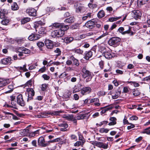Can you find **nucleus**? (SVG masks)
<instances>
[{
    "instance_id": "1",
    "label": "nucleus",
    "mask_w": 150,
    "mask_h": 150,
    "mask_svg": "<svg viewBox=\"0 0 150 150\" xmlns=\"http://www.w3.org/2000/svg\"><path fill=\"white\" fill-rule=\"evenodd\" d=\"M69 28L68 25H66L65 27L62 28L59 30L54 31L52 33L51 35L54 38L62 37L64 35L65 31L67 30Z\"/></svg>"
},
{
    "instance_id": "2",
    "label": "nucleus",
    "mask_w": 150,
    "mask_h": 150,
    "mask_svg": "<svg viewBox=\"0 0 150 150\" xmlns=\"http://www.w3.org/2000/svg\"><path fill=\"white\" fill-rule=\"evenodd\" d=\"M82 77L83 78L86 79V82H87L90 81L92 78V73L88 70L86 66L83 67L82 70Z\"/></svg>"
},
{
    "instance_id": "3",
    "label": "nucleus",
    "mask_w": 150,
    "mask_h": 150,
    "mask_svg": "<svg viewBox=\"0 0 150 150\" xmlns=\"http://www.w3.org/2000/svg\"><path fill=\"white\" fill-rule=\"evenodd\" d=\"M120 40L121 39L119 38L113 37L109 39L108 41V44L110 46L115 47L119 45Z\"/></svg>"
},
{
    "instance_id": "4",
    "label": "nucleus",
    "mask_w": 150,
    "mask_h": 150,
    "mask_svg": "<svg viewBox=\"0 0 150 150\" xmlns=\"http://www.w3.org/2000/svg\"><path fill=\"white\" fill-rule=\"evenodd\" d=\"M76 12L77 13H82L86 10V8L83 5L79 2H76L74 5Z\"/></svg>"
},
{
    "instance_id": "5",
    "label": "nucleus",
    "mask_w": 150,
    "mask_h": 150,
    "mask_svg": "<svg viewBox=\"0 0 150 150\" xmlns=\"http://www.w3.org/2000/svg\"><path fill=\"white\" fill-rule=\"evenodd\" d=\"M91 144L94 146H96L98 147L103 148L104 149H107L108 146V143H105L102 142L95 141L92 142Z\"/></svg>"
},
{
    "instance_id": "6",
    "label": "nucleus",
    "mask_w": 150,
    "mask_h": 150,
    "mask_svg": "<svg viewBox=\"0 0 150 150\" xmlns=\"http://www.w3.org/2000/svg\"><path fill=\"white\" fill-rule=\"evenodd\" d=\"M48 143H45V139L44 138L41 137H39L38 141V145L39 146L41 147H45L48 146Z\"/></svg>"
},
{
    "instance_id": "7",
    "label": "nucleus",
    "mask_w": 150,
    "mask_h": 150,
    "mask_svg": "<svg viewBox=\"0 0 150 150\" xmlns=\"http://www.w3.org/2000/svg\"><path fill=\"white\" fill-rule=\"evenodd\" d=\"M17 102L18 105L21 106L23 107L25 106V104L22 94H20L17 96Z\"/></svg>"
},
{
    "instance_id": "8",
    "label": "nucleus",
    "mask_w": 150,
    "mask_h": 150,
    "mask_svg": "<svg viewBox=\"0 0 150 150\" xmlns=\"http://www.w3.org/2000/svg\"><path fill=\"white\" fill-rule=\"evenodd\" d=\"M66 25H64V23H53L52 25L49 26L50 29H54L55 28H58L61 29L64 27H65Z\"/></svg>"
},
{
    "instance_id": "9",
    "label": "nucleus",
    "mask_w": 150,
    "mask_h": 150,
    "mask_svg": "<svg viewBox=\"0 0 150 150\" xmlns=\"http://www.w3.org/2000/svg\"><path fill=\"white\" fill-rule=\"evenodd\" d=\"M92 91V89L89 87H86L83 88L81 90V93L84 95L89 94Z\"/></svg>"
},
{
    "instance_id": "10",
    "label": "nucleus",
    "mask_w": 150,
    "mask_h": 150,
    "mask_svg": "<svg viewBox=\"0 0 150 150\" xmlns=\"http://www.w3.org/2000/svg\"><path fill=\"white\" fill-rule=\"evenodd\" d=\"M28 92V98L27 101L32 99L33 97L35 95V91L32 88H30L27 90Z\"/></svg>"
},
{
    "instance_id": "11",
    "label": "nucleus",
    "mask_w": 150,
    "mask_h": 150,
    "mask_svg": "<svg viewBox=\"0 0 150 150\" xmlns=\"http://www.w3.org/2000/svg\"><path fill=\"white\" fill-rule=\"evenodd\" d=\"M11 81V80L9 79H6L4 78H0V87L6 86Z\"/></svg>"
},
{
    "instance_id": "12",
    "label": "nucleus",
    "mask_w": 150,
    "mask_h": 150,
    "mask_svg": "<svg viewBox=\"0 0 150 150\" xmlns=\"http://www.w3.org/2000/svg\"><path fill=\"white\" fill-rule=\"evenodd\" d=\"M132 14L133 17L136 20L140 18L142 16L141 12L139 10L133 11Z\"/></svg>"
},
{
    "instance_id": "13",
    "label": "nucleus",
    "mask_w": 150,
    "mask_h": 150,
    "mask_svg": "<svg viewBox=\"0 0 150 150\" xmlns=\"http://www.w3.org/2000/svg\"><path fill=\"white\" fill-rule=\"evenodd\" d=\"M45 43L47 48L48 49H52L54 47V44L53 42L50 40H46L45 41Z\"/></svg>"
},
{
    "instance_id": "14",
    "label": "nucleus",
    "mask_w": 150,
    "mask_h": 150,
    "mask_svg": "<svg viewBox=\"0 0 150 150\" xmlns=\"http://www.w3.org/2000/svg\"><path fill=\"white\" fill-rule=\"evenodd\" d=\"M26 12L29 16H35L36 15V11L33 8H30L27 9Z\"/></svg>"
},
{
    "instance_id": "15",
    "label": "nucleus",
    "mask_w": 150,
    "mask_h": 150,
    "mask_svg": "<svg viewBox=\"0 0 150 150\" xmlns=\"http://www.w3.org/2000/svg\"><path fill=\"white\" fill-rule=\"evenodd\" d=\"M114 55V54L112 52L111 50L106 51L104 53V56L105 58L108 59L112 58Z\"/></svg>"
},
{
    "instance_id": "16",
    "label": "nucleus",
    "mask_w": 150,
    "mask_h": 150,
    "mask_svg": "<svg viewBox=\"0 0 150 150\" xmlns=\"http://www.w3.org/2000/svg\"><path fill=\"white\" fill-rule=\"evenodd\" d=\"M40 38V35L37 34L33 33L28 37V39L30 41L37 40Z\"/></svg>"
},
{
    "instance_id": "17",
    "label": "nucleus",
    "mask_w": 150,
    "mask_h": 150,
    "mask_svg": "<svg viewBox=\"0 0 150 150\" xmlns=\"http://www.w3.org/2000/svg\"><path fill=\"white\" fill-rule=\"evenodd\" d=\"M90 100V103H93V105L96 106H99L100 105L99 100L98 98H94L89 99Z\"/></svg>"
},
{
    "instance_id": "18",
    "label": "nucleus",
    "mask_w": 150,
    "mask_h": 150,
    "mask_svg": "<svg viewBox=\"0 0 150 150\" xmlns=\"http://www.w3.org/2000/svg\"><path fill=\"white\" fill-rule=\"evenodd\" d=\"M11 57H8L6 58H5L1 60V63L5 65L10 64L11 63Z\"/></svg>"
},
{
    "instance_id": "19",
    "label": "nucleus",
    "mask_w": 150,
    "mask_h": 150,
    "mask_svg": "<svg viewBox=\"0 0 150 150\" xmlns=\"http://www.w3.org/2000/svg\"><path fill=\"white\" fill-rule=\"evenodd\" d=\"M45 21L43 19L35 22L34 23V27L35 28L36 31H37L36 29L39 26L44 25L45 24Z\"/></svg>"
},
{
    "instance_id": "20",
    "label": "nucleus",
    "mask_w": 150,
    "mask_h": 150,
    "mask_svg": "<svg viewBox=\"0 0 150 150\" xmlns=\"http://www.w3.org/2000/svg\"><path fill=\"white\" fill-rule=\"evenodd\" d=\"M93 55V53L91 51L86 52L84 53L83 58L86 60H88L91 58Z\"/></svg>"
},
{
    "instance_id": "21",
    "label": "nucleus",
    "mask_w": 150,
    "mask_h": 150,
    "mask_svg": "<svg viewBox=\"0 0 150 150\" xmlns=\"http://www.w3.org/2000/svg\"><path fill=\"white\" fill-rule=\"evenodd\" d=\"M95 25L94 22L91 21H89L85 24V25L88 28L92 29L94 27Z\"/></svg>"
},
{
    "instance_id": "22",
    "label": "nucleus",
    "mask_w": 150,
    "mask_h": 150,
    "mask_svg": "<svg viewBox=\"0 0 150 150\" xmlns=\"http://www.w3.org/2000/svg\"><path fill=\"white\" fill-rule=\"evenodd\" d=\"M69 59L72 61L74 65H75L76 67L79 66V64L78 60L75 58L73 56H70L69 57Z\"/></svg>"
},
{
    "instance_id": "23",
    "label": "nucleus",
    "mask_w": 150,
    "mask_h": 150,
    "mask_svg": "<svg viewBox=\"0 0 150 150\" xmlns=\"http://www.w3.org/2000/svg\"><path fill=\"white\" fill-rule=\"evenodd\" d=\"M15 87L14 86V84L13 82L11 84L8 85V90L6 92V93H10L12 92Z\"/></svg>"
},
{
    "instance_id": "24",
    "label": "nucleus",
    "mask_w": 150,
    "mask_h": 150,
    "mask_svg": "<svg viewBox=\"0 0 150 150\" xmlns=\"http://www.w3.org/2000/svg\"><path fill=\"white\" fill-rule=\"evenodd\" d=\"M111 121L108 124V125L109 126L114 125L117 123L116 120L117 119L114 117H110L109 119Z\"/></svg>"
},
{
    "instance_id": "25",
    "label": "nucleus",
    "mask_w": 150,
    "mask_h": 150,
    "mask_svg": "<svg viewBox=\"0 0 150 150\" xmlns=\"http://www.w3.org/2000/svg\"><path fill=\"white\" fill-rule=\"evenodd\" d=\"M87 115L86 114H80L76 117V118L77 120L85 119L86 117L87 118Z\"/></svg>"
},
{
    "instance_id": "26",
    "label": "nucleus",
    "mask_w": 150,
    "mask_h": 150,
    "mask_svg": "<svg viewBox=\"0 0 150 150\" xmlns=\"http://www.w3.org/2000/svg\"><path fill=\"white\" fill-rule=\"evenodd\" d=\"M74 38L72 37H65L64 39V42L67 44H69L73 41Z\"/></svg>"
},
{
    "instance_id": "27",
    "label": "nucleus",
    "mask_w": 150,
    "mask_h": 150,
    "mask_svg": "<svg viewBox=\"0 0 150 150\" xmlns=\"http://www.w3.org/2000/svg\"><path fill=\"white\" fill-rule=\"evenodd\" d=\"M11 105L6 104V106L7 107L12 108H13L16 109V102L15 101H11Z\"/></svg>"
},
{
    "instance_id": "28",
    "label": "nucleus",
    "mask_w": 150,
    "mask_h": 150,
    "mask_svg": "<svg viewBox=\"0 0 150 150\" xmlns=\"http://www.w3.org/2000/svg\"><path fill=\"white\" fill-rule=\"evenodd\" d=\"M85 142V141L84 140H83L82 141H77L74 144V146H81L83 147Z\"/></svg>"
},
{
    "instance_id": "29",
    "label": "nucleus",
    "mask_w": 150,
    "mask_h": 150,
    "mask_svg": "<svg viewBox=\"0 0 150 150\" xmlns=\"http://www.w3.org/2000/svg\"><path fill=\"white\" fill-rule=\"evenodd\" d=\"M72 51L75 53L79 54H82L83 53V51L80 49L74 48L72 49Z\"/></svg>"
},
{
    "instance_id": "30",
    "label": "nucleus",
    "mask_w": 150,
    "mask_h": 150,
    "mask_svg": "<svg viewBox=\"0 0 150 150\" xmlns=\"http://www.w3.org/2000/svg\"><path fill=\"white\" fill-rule=\"evenodd\" d=\"M99 50L102 53L104 54L106 51L105 46L100 45L98 46Z\"/></svg>"
},
{
    "instance_id": "31",
    "label": "nucleus",
    "mask_w": 150,
    "mask_h": 150,
    "mask_svg": "<svg viewBox=\"0 0 150 150\" xmlns=\"http://www.w3.org/2000/svg\"><path fill=\"white\" fill-rule=\"evenodd\" d=\"M11 8L12 10L16 11L18 9L19 7L16 3L14 2L11 6Z\"/></svg>"
},
{
    "instance_id": "32",
    "label": "nucleus",
    "mask_w": 150,
    "mask_h": 150,
    "mask_svg": "<svg viewBox=\"0 0 150 150\" xmlns=\"http://www.w3.org/2000/svg\"><path fill=\"white\" fill-rule=\"evenodd\" d=\"M91 17V13H88L84 15V16L82 17V20L83 21H85L88 19H89Z\"/></svg>"
},
{
    "instance_id": "33",
    "label": "nucleus",
    "mask_w": 150,
    "mask_h": 150,
    "mask_svg": "<svg viewBox=\"0 0 150 150\" xmlns=\"http://www.w3.org/2000/svg\"><path fill=\"white\" fill-rule=\"evenodd\" d=\"M74 18L73 17H70L69 18L66 19L64 20L65 23H70L74 22Z\"/></svg>"
},
{
    "instance_id": "34",
    "label": "nucleus",
    "mask_w": 150,
    "mask_h": 150,
    "mask_svg": "<svg viewBox=\"0 0 150 150\" xmlns=\"http://www.w3.org/2000/svg\"><path fill=\"white\" fill-rule=\"evenodd\" d=\"M38 33L40 34H44L46 33V31L45 28L44 27H40L38 31Z\"/></svg>"
},
{
    "instance_id": "35",
    "label": "nucleus",
    "mask_w": 150,
    "mask_h": 150,
    "mask_svg": "<svg viewBox=\"0 0 150 150\" xmlns=\"http://www.w3.org/2000/svg\"><path fill=\"white\" fill-rule=\"evenodd\" d=\"M73 115H64L63 117L69 121H71L73 119Z\"/></svg>"
},
{
    "instance_id": "36",
    "label": "nucleus",
    "mask_w": 150,
    "mask_h": 150,
    "mask_svg": "<svg viewBox=\"0 0 150 150\" xmlns=\"http://www.w3.org/2000/svg\"><path fill=\"white\" fill-rule=\"evenodd\" d=\"M93 33L92 32L87 33L86 34H83L79 36V38L81 39H83L84 38H85L86 37V36H91V35H93Z\"/></svg>"
},
{
    "instance_id": "37",
    "label": "nucleus",
    "mask_w": 150,
    "mask_h": 150,
    "mask_svg": "<svg viewBox=\"0 0 150 150\" xmlns=\"http://www.w3.org/2000/svg\"><path fill=\"white\" fill-rule=\"evenodd\" d=\"M126 34H130V35H133L134 33L131 31L130 28H129L127 30L125 31L122 33V35H125Z\"/></svg>"
},
{
    "instance_id": "38",
    "label": "nucleus",
    "mask_w": 150,
    "mask_h": 150,
    "mask_svg": "<svg viewBox=\"0 0 150 150\" xmlns=\"http://www.w3.org/2000/svg\"><path fill=\"white\" fill-rule=\"evenodd\" d=\"M127 83H130L131 85H133L135 87H138L139 86V84L136 81H128Z\"/></svg>"
},
{
    "instance_id": "39",
    "label": "nucleus",
    "mask_w": 150,
    "mask_h": 150,
    "mask_svg": "<svg viewBox=\"0 0 150 150\" xmlns=\"http://www.w3.org/2000/svg\"><path fill=\"white\" fill-rule=\"evenodd\" d=\"M109 130L108 129L102 128L100 129L99 132L101 133H107Z\"/></svg>"
},
{
    "instance_id": "40",
    "label": "nucleus",
    "mask_w": 150,
    "mask_h": 150,
    "mask_svg": "<svg viewBox=\"0 0 150 150\" xmlns=\"http://www.w3.org/2000/svg\"><path fill=\"white\" fill-rule=\"evenodd\" d=\"M105 14L103 10H101L99 12L98 14V16L99 18H102L105 16Z\"/></svg>"
},
{
    "instance_id": "41",
    "label": "nucleus",
    "mask_w": 150,
    "mask_h": 150,
    "mask_svg": "<svg viewBox=\"0 0 150 150\" xmlns=\"http://www.w3.org/2000/svg\"><path fill=\"white\" fill-rule=\"evenodd\" d=\"M54 52L56 54V55L57 56H60L61 53V50L60 49L58 48H56V49L54 50Z\"/></svg>"
},
{
    "instance_id": "42",
    "label": "nucleus",
    "mask_w": 150,
    "mask_h": 150,
    "mask_svg": "<svg viewBox=\"0 0 150 150\" xmlns=\"http://www.w3.org/2000/svg\"><path fill=\"white\" fill-rule=\"evenodd\" d=\"M80 90V88L79 86H75L73 88V92L74 93L79 92Z\"/></svg>"
},
{
    "instance_id": "43",
    "label": "nucleus",
    "mask_w": 150,
    "mask_h": 150,
    "mask_svg": "<svg viewBox=\"0 0 150 150\" xmlns=\"http://www.w3.org/2000/svg\"><path fill=\"white\" fill-rule=\"evenodd\" d=\"M121 18V17H111L109 18V21L111 22L115 21Z\"/></svg>"
},
{
    "instance_id": "44",
    "label": "nucleus",
    "mask_w": 150,
    "mask_h": 150,
    "mask_svg": "<svg viewBox=\"0 0 150 150\" xmlns=\"http://www.w3.org/2000/svg\"><path fill=\"white\" fill-rule=\"evenodd\" d=\"M120 94V92H116L115 95H112V98L113 99H116L118 98Z\"/></svg>"
},
{
    "instance_id": "45",
    "label": "nucleus",
    "mask_w": 150,
    "mask_h": 150,
    "mask_svg": "<svg viewBox=\"0 0 150 150\" xmlns=\"http://www.w3.org/2000/svg\"><path fill=\"white\" fill-rule=\"evenodd\" d=\"M30 20V18H26L23 19L21 21V23L22 24H24L26 23L29 21Z\"/></svg>"
},
{
    "instance_id": "46",
    "label": "nucleus",
    "mask_w": 150,
    "mask_h": 150,
    "mask_svg": "<svg viewBox=\"0 0 150 150\" xmlns=\"http://www.w3.org/2000/svg\"><path fill=\"white\" fill-rule=\"evenodd\" d=\"M9 22V21L8 19H4L2 20L1 21V24L3 25H7L8 24Z\"/></svg>"
},
{
    "instance_id": "47",
    "label": "nucleus",
    "mask_w": 150,
    "mask_h": 150,
    "mask_svg": "<svg viewBox=\"0 0 150 150\" xmlns=\"http://www.w3.org/2000/svg\"><path fill=\"white\" fill-rule=\"evenodd\" d=\"M59 111H54L53 112H50V115H59L60 112Z\"/></svg>"
},
{
    "instance_id": "48",
    "label": "nucleus",
    "mask_w": 150,
    "mask_h": 150,
    "mask_svg": "<svg viewBox=\"0 0 150 150\" xmlns=\"http://www.w3.org/2000/svg\"><path fill=\"white\" fill-rule=\"evenodd\" d=\"M48 87V84H44L42 85L41 90L42 91H45Z\"/></svg>"
},
{
    "instance_id": "49",
    "label": "nucleus",
    "mask_w": 150,
    "mask_h": 150,
    "mask_svg": "<svg viewBox=\"0 0 150 150\" xmlns=\"http://www.w3.org/2000/svg\"><path fill=\"white\" fill-rule=\"evenodd\" d=\"M133 94L134 96H136L140 95V92L137 90H134L133 91Z\"/></svg>"
},
{
    "instance_id": "50",
    "label": "nucleus",
    "mask_w": 150,
    "mask_h": 150,
    "mask_svg": "<svg viewBox=\"0 0 150 150\" xmlns=\"http://www.w3.org/2000/svg\"><path fill=\"white\" fill-rule=\"evenodd\" d=\"M23 50V52L25 54H29L30 53V50L24 47Z\"/></svg>"
},
{
    "instance_id": "51",
    "label": "nucleus",
    "mask_w": 150,
    "mask_h": 150,
    "mask_svg": "<svg viewBox=\"0 0 150 150\" xmlns=\"http://www.w3.org/2000/svg\"><path fill=\"white\" fill-rule=\"evenodd\" d=\"M32 145L33 146L36 147H37V141L35 140H33L31 142Z\"/></svg>"
},
{
    "instance_id": "52",
    "label": "nucleus",
    "mask_w": 150,
    "mask_h": 150,
    "mask_svg": "<svg viewBox=\"0 0 150 150\" xmlns=\"http://www.w3.org/2000/svg\"><path fill=\"white\" fill-rule=\"evenodd\" d=\"M42 77L45 80H48L50 78V77L46 74L43 75L42 76Z\"/></svg>"
},
{
    "instance_id": "53",
    "label": "nucleus",
    "mask_w": 150,
    "mask_h": 150,
    "mask_svg": "<svg viewBox=\"0 0 150 150\" xmlns=\"http://www.w3.org/2000/svg\"><path fill=\"white\" fill-rule=\"evenodd\" d=\"M59 126L60 127H64L65 128H67L68 126V124L65 123L60 124H59Z\"/></svg>"
},
{
    "instance_id": "54",
    "label": "nucleus",
    "mask_w": 150,
    "mask_h": 150,
    "mask_svg": "<svg viewBox=\"0 0 150 150\" xmlns=\"http://www.w3.org/2000/svg\"><path fill=\"white\" fill-rule=\"evenodd\" d=\"M65 4H72L74 3V1L72 0H65Z\"/></svg>"
},
{
    "instance_id": "55",
    "label": "nucleus",
    "mask_w": 150,
    "mask_h": 150,
    "mask_svg": "<svg viewBox=\"0 0 150 150\" xmlns=\"http://www.w3.org/2000/svg\"><path fill=\"white\" fill-rule=\"evenodd\" d=\"M46 70V68L45 66H44L42 68H40L39 70L38 71L40 73H43Z\"/></svg>"
},
{
    "instance_id": "56",
    "label": "nucleus",
    "mask_w": 150,
    "mask_h": 150,
    "mask_svg": "<svg viewBox=\"0 0 150 150\" xmlns=\"http://www.w3.org/2000/svg\"><path fill=\"white\" fill-rule=\"evenodd\" d=\"M67 75V74H66L65 72H64L61 74L59 76V77L61 79L63 78L66 76Z\"/></svg>"
},
{
    "instance_id": "57",
    "label": "nucleus",
    "mask_w": 150,
    "mask_h": 150,
    "mask_svg": "<svg viewBox=\"0 0 150 150\" xmlns=\"http://www.w3.org/2000/svg\"><path fill=\"white\" fill-rule=\"evenodd\" d=\"M44 44L42 42H39L37 43V46L39 47H41L44 46Z\"/></svg>"
},
{
    "instance_id": "58",
    "label": "nucleus",
    "mask_w": 150,
    "mask_h": 150,
    "mask_svg": "<svg viewBox=\"0 0 150 150\" xmlns=\"http://www.w3.org/2000/svg\"><path fill=\"white\" fill-rule=\"evenodd\" d=\"M143 133L148 134H150V130L148 129V128H146L144 130Z\"/></svg>"
},
{
    "instance_id": "59",
    "label": "nucleus",
    "mask_w": 150,
    "mask_h": 150,
    "mask_svg": "<svg viewBox=\"0 0 150 150\" xmlns=\"http://www.w3.org/2000/svg\"><path fill=\"white\" fill-rule=\"evenodd\" d=\"M99 65L101 69H103L104 67V62L103 61L101 60L99 62Z\"/></svg>"
},
{
    "instance_id": "60",
    "label": "nucleus",
    "mask_w": 150,
    "mask_h": 150,
    "mask_svg": "<svg viewBox=\"0 0 150 150\" xmlns=\"http://www.w3.org/2000/svg\"><path fill=\"white\" fill-rule=\"evenodd\" d=\"M71 140H76L77 137L74 134H72L71 135Z\"/></svg>"
},
{
    "instance_id": "61",
    "label": "nucleus",
    "mask_w": 150,
    "mask_h": 150,
    "mask_svg": "<svg viewBox=\"0 0 150 150\" xmlns=\"http://www.w3.org/2000/svg\"><path fill=\"white\" fill-rule=\"evenodd\" d=\"M89 7L91 8H93L95 7H96L97 5L96 4H92L89 3L88 4Z\"/></svg>"
},
{
    "instance_id": "62",
    "label": "nucleus",
    "mask_w": 150,
    "mask_h": 150,
    "mask_svg": "<svg viewBox=\"0 0 150 150\" xmlns=\"http://www.w3.org/2000/svg\"><path fill=\"white\" fill-rule=\"evenodd\" d=\"M5 17V14L4 13L0 12V18L1 19L4 18Z\"/></svg>"
},
{
    "instance_id": "63",
    "label": "nucleus",
    "mask_w": 150,
    "mask_h": 150,
    "mask_svg": "<svg viewBox=\"0 0 150 150\" xmlns=\"http://www.w3.org/2000/svg\"><path fill=\"white\" fill-rule=\"evenodd\" d=\"M116 72L119 74H123L124 72V71H122L120 69H117L116 70Z\"/></svg>"
},
{
    "instance_id": "64",
    "label": "nucleus",
    "mask_w": 150,
    "mask_h": 150,
    "mask_svg": "<svg viewBox=\"0 0 150 150\" xmlns=\"http://www.w3.org/2000/svg\"><path fill=\"white\" fill-rule=\"evenodd\" d=\"M72 61L69 59L66 62V64L67 65H70L72 64Z\"/></svg>"
}]
</instances>
